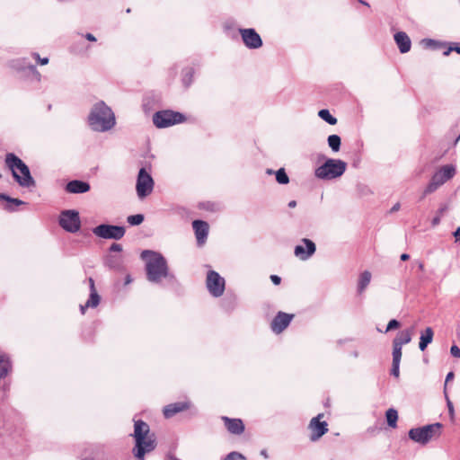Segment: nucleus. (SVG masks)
<instances>
[{
    "instance_id": "1",
    "label": "nucleus",
    "mask_w": 460,
    "mask_h": 460,
    "mask_svg": "<svg viewBox=\"0 0 460 460\" xmlns=\"http://www.w3.org/2000/svg\"><path fill=\"white\" fill-rule=\"evenodd\" d=\"M141 258L146 261V279L152 283H159L162 279H173L174 276L169 272L165 258L159 252L145 250Z\"/></svg>"
},
{
    "instance_id": "2",
    "label": "nucleus",
    "mask_w": 460,
    "mask_h": 460,
    "mask_svg": "<svg viewBox=\"0 0 460 460\" xmlns=\"http://www.w3.org/2000/svg\"><path fill=\"white\" fill-rule=\"evenodd\" d=\"M150 431L149 425L141 420H135L133 437L136 440L133 448V454L137 460H144L146 453L153 451L156 447V442L154 435L148 436Z\"/></svg>"
},
{
    "instance_id": "3",
    "label": "nucleus",
    "mask_w": 460,
    "mask_h": 460,
    "mask_svg": "<svg viewBox=\"0 0 460 460\" xmlns=\"http://www.w3.org/2000/svg\"><path fill=\"white\" fill-rule=\"evenodd\" d=\"M88 123L94 131L104 132L115 125V116L110 107L103 102L93 105L88 116Z\"/></svg>"
},
{
    "instance_id": "4",
    "label": "nucleus",
    "mask_w": 460,
    "mask_h": 460,
    "mask_svg": "<svg viewBox=\"0 0 460 460\" xmlns=\"http://www.w3.org/2000/svg\"><path fill=\"white\" fill-rule=\"evenodd\" d=\"M6 167L12 172L15 181L23 188L36 186V181L31 174L28 165L15 154L7 153L4 157Z\"/></svg>"
},
{
    "instance_id": "5",
    "label": "nucleus",
    "mask_w": 460,
    "mask_h": 460,
    "mask_svg": "<svg viewBox=\"0 0 460 460\" xmlns=\"http://www.w3.org/2000/svg\"><path fill=\"white\" fill-rule=\"evenodd\" d=\"M443 424L436 422L409 430V438L421 445L428 444L432 439L438 438L442 434Z\"/></svg>"
},
{
    "instance_id": "6",
    "label": "nucleus",
    "mask_w": 460,
    "mask_h": 460,
    "mask_svg": "<svg viewBox=\"0 0 460 460\" xmlns=\"http://www.w3.org/2000/svg\"><path fill=\"white\" fill-rule=\"evenodd\" d=\"M347 168V164L340 159L328 158L323 164L315 169L314 174L322 180H332L341 176Z\"/></svg>"
},
{
    "instance_id": "7",
    "label": "nucleus",
    "mask_w": 460,
    "mask_h": 460,
    "mask_svg": "<svg viewBox=\"0 0 460 460\" xmlns=\"http://www.w3.org/2000/svg\"><path fill=\"white\" fill-rule=\"evenodd\" d=\"M456 174V168L452 164L442 166L431 177L429 183L423 191V197L435 192L446 181L452 179Z\"/></svg>"
},
{
    "instance_id": "8",
    "label": "nucleus",
    "mask_w": 460,
    "mask_h": 460,
    "mask_svg": "<svg viewBox=\"0 0 460 460\" xmlns=\"http://www.w3.org/2000/svg\"><path fill=\"white\" fill-rule=\"evenodd\" d=\"M184 114L172 110L159 111L153 115V123L158 128H164L175 124L184 122Z\"/></svg>"
},
{
    "instance_id": "9",
    "label": "nucleus",
    "mask_w": 460,
    "mask_h": 460,
    "mask_svg": "<svg viewBox=\"0 0 460 460\" xmlns=\"http://www.w3.org/2000/svg\"><path fill=\"white\" fill-rule=\"evenodd\" d=\"M59 226L68 233H76L81 227L79 212L74 209L63 210L58 218Z\"/></svg>"
},
{
    "instance_id": "10",
    "label": "nucleus",
    "mask_w": 460,
    "mask_h": 460,
    "mask_svg": "<svg viewBox=\"0 0 460 460\" xmlns=\"http://www.w3.org/2000/svg\"><path fill=\"white\" fill-rule=\"evenodd\" d=\"M94 235L102 239L120 240L126 233L124 226L101 224L93 228Z\"/></svg>"
},
{
    "instance_id": "11",
    "label": "nucleus",
    "mask_w": 460,
    "mask_h": 460,
    "mask_svg": "<svg viewBox=\"0 0 460 460\" xmlns=\"http://www.w3.org/2000/svg\"><path fill=\"white\" fill-rule=\"evenodd\" d=\"M137 193L142 199L149 195L154 189V180L146 168H141L137 179Z\"/></svg>"
},
{
    "instance_id": "12",
    "label": "nucleus",
    "mask_w": 460,
    "mask_h": 460,
    "mask_svg": "<svg viewBox=\"0 0 460 460\" xmlns=\"http://www.w3.org/2000/svg\"><path fill=\"white\" fill-rule=\"evenodd\" d=\"M207 288L212 296L218 297L224 293L225 279L217 272L209 270L207 276Z\"/></svg>"
},
{
    "instance_id": "13",
    "label": "nucleus",
    "mask_w": 460,
    "mask_h": 460,
    "mask_svg": "<svg viewBox=\"0 0 460 460\" xmlns=\"http://www.w3.org/2000/svg\"><path fill=\"white\" fill-rule=\"evenodd\" d=\"M323 414H318L314 417L308 425V429L311 430L310 440L313 442L317 441L328 431V424L326 421H320Z\"/></svg>"
},
{
    "instance_id": "14",
    "label": "nucleus",
    "mask_w": 460,
    "mask_h": 460,
    "mask_svg": "<svg viewBox=\"0 0 460 460\" xmlns=\"http://www.w3.org/2000/svg\"><path fill=\"white\" fill-rule=\"evenodd\" d=\"M243 44L251 49H256L262 46V40L254 29H239Z\"/></svg>"
},
{
    "instance_id": "15",
    "label": "nucleus",
    "mask_w": 460,
    "mask_h": 460,
    "mask_svg": "<svg viewBox=\"0 0 460 460\" xmlns=\"http://www.w3.org/2000/svg\"><path fill=\"white\" fill-rule=\"evenodd\" d=\"M292 318L293 314L279 312L270 324L272 332L277 334L282 332L289 325Z\"/></svg>"
},
{
    "instance_id": "16",
    "label": "nucleus",
    "mask_w": 460,
    "mask_h": 460,
    "mask_svg": "<svg viewBox=\"0 0 460 460\" xmlns=\"http://www.w3.org/2000/svg\"><path fill=\"white\" fill-rule=\"evenodd\" d=\"M302 243L305 245L306 250L303 245H296L295 247V255L299 257L301 260H308L316 251L314 243L307 238L302 239Z\"/></svg>"
},
{
    "instance_id": "17",
    "label": "nucleus",
    "mask_w": 460,
    "mask_h": 460,
    "mask_svg": "<svg viewBox=\"0 0 460 460\" xmlns=\"http://www.w3.org/2000/svg\"><path fill=\"white\" fill-rule=\"evenodd\" d=\"M192 227L195 232L197 243L199 245L203 244L208 237L209 226L206 221L194 220L192 222Z\"/></svg>"
},
{
    "instance_id": "18",
    "label": "nucleus",
    "mask_w": 460,
    "mask_h": 460,
    "mask_svg": "<svg viewBox=\"0 0 460 460\" xmlns=\"http://www.w3.org/2000/svg\"><path fill=\"white\" fill-rule=\"evenodd\" d=\"M226 429L234 435H241L244 431V424L241 419H231L226 416L222 417Z\"/></svg>"
},
{
    "instance_id": "19",
    "label": "nucleus",
    "mask_w": 460,
    "mask_h": 460,
    "mask_svg": "<svg viewBox=\"0 0 460 460\" xmlns=\"http://www.w3.org/2000/svg\"><path fill=\"white\" fill-rule=\"evenodd\" d=\"M189 408H190V402H177L166 405L163 410V413L166 419H170V418L173 417L175 414L181 412L185 410H188Z\"/></svg>"
},
{
    "instance_id": "20",
    "label": "nucleus",
    "mask_w": 460,
    "mask_h": 460,
    "mask_svg": "<svg viewBox=\"0 0 460 460\" xmlns=\"http://www.w3.org/2000/svg\"><path fill=\"white\" fill-rule=\"evenodd\" d=\"M90 184L80 180H73L66 183V190L68 193H85L90 190Z\"/></svg>"
},
{
    "instance_id": "21",
    "label": "nucleus",
    "mask_w": 460,
    "mask_h": 460,
    "mask_svg": "<svg viewBox=\"0 0 460 460\" xmlns=\"http://www.w3.org/2000/svg\"><path fill=\"white\" fill-rule=\"evenodd\" d=\"M394 38L401 53L404 54L410 51L411 41L404 31L396 32Z\"/></svg>"
},
{
    "instance_id": "22",
    "label": "nucleus",
    "mask_w": 460,
    "mask_h": 460,
    "mask_svg": "<svg viewBox=\"0 0 460 460\" xmlns=\"http://www.w3.org/2000/svg\"><path fill=\"white\" fill-rule=\"evenodd\" d=\"M434 332L431 327H427L420 334L419 348L421 351H424L428 345L433 341Z\"/></svg>"
},
{
    "instance_id": "23",
    "label": "nucleus",
    "mask_w": 460,
    "mask_h": 460,
    "mask_svg": "<svg viewBox=\"0 0 460 460\" xmlns=\"http://www.w3.org/2000/svg\"><path fill=\"white\" fill-rule=\"evenodd\" d=\"M411 341V331L404 330L400 332L396 338L393 341V345L402 347L404 344H408Z\"/></svg>"
},
{
    "instance_id": "24",
    "label": "nucleus",
    "mask_w": 460,
    "mask_h": 460,
    "mask_svg": "<svg viewBox=\"0 0 460 460\" xmlns=\"http://www.w3.org/2000/svg\"><path fill=\"white\" fill-rule=\"evenodd\" d=\"M0 200H5L8 202V204L5 205L4 209L9 212L15 211V208L12 206L13 204L15 206H20V205L24 204V201H22L19 199L12 198L4 193H0Z\"/></svg>"
},
{
    "instance_id": "25",
    "label": "nucleus",
    "mask_w": 460,
    "mask_h": 460,
    "mask_svg": "<svg viewBox=\"0 0 460 460\" xmlns=\"http://www.w3.org/2000/svg\"><path fill=\"white\" fill-rule=\"evenodd\" d=\"M371 281V273L368 270L363 271L358 278V292L361 294L365 291L367 287L369 285Z\"/></svg>"
},
{
    "instance_id": "26",
    "label": "nucleus",
    "mask_w": 460,
    "mask_h": 460,
    "mask_svg": "<svg viewBox=\"0 0 460 460\" xmlns=\"http://www.w3.org/2000/svg\"><path fill=\"white\" fill-rule=\"evenodd\" d=\"M122 258L117 255H108L105 258V265L111 270H120L122 268Z\"/></svg>"
},
{
    "instance_id": "27",
    "label": "nucleus",
    "mask_w": 460,
    "mask_h": 460,
    "mask_svg": "<svg viewBox=\"0 0 460 460\" xmlns=\"http://www.w3.org/2000/svg\"><path fill=\"white\" fill-rule=\"evenodd\" d=\"M328 145L333 152H338L341 148V139L338 135H330L328 137Z\"/></svg>"
},
{
    "instance_id": "28",
    "label": "nucleus",
    "mask_w": 460,
    "mask_h": 460,
    "mask_svg": "<svg viewBox=\"0 0 460 460\" xmlns=\"http://www.w3.org/2000/svg\"><path fill=\"white\" fill-rule=\"evenodd\" d=\"M385 417H386V421H387L388 426H390L392 428H395L396 424H397V420H398L397 411L394 409H392V408L389 409L385 413Z\"/></svg>"
},
{
    "instance_id": "29",
    "label": "nucleus",
    "mask_w": 460,
    "mask_h": 460,
    "mask_svg": "<svg viewBox=\"0 0 460 460\" xmlns=\"http://www.w3.org/2000/svg\"><path fill=\"white\" fill-rule=\"evenodd\" d=\"M318 116L330 125L337 124V119L333 117L327 109L320 110L318 112Z\"/></svg>"
},
{
    "instance_id": "30",
    "label": "nucleus",
    "mask_w": 460,
    "mask_h": 460,
    "mask_svg": "<svg viewBox=\"0 0 460 460\" xmlns=\"http://www.w3.org/2000/svg\"><path fill=\"white\" fill-rule=\"evenodd\" d=\"M276 181L279 184H288L289 182V177L288 176L284 168L279 169L276 172Z\"/></svg>"
},
{
    "instance_id": "31",
    "label": "nucleus",
    "mask_w": 460,
    "mask_h": 460,
    "mask_svg": "<svg viewBox=\"0 0 460 460\" xmlns=\"http://www.w3.org/2000/svg\"><path fill=\"white\" fill-rule=\"evenodd\" d=\"M100 296L98 295L96 290H93L90 292L89 299L86 302V306H90L92 308L96 307L100 303Z\"/></svg>"
},
{
    "instance_id": "32",
    "label": "nucleus",
    "mask_w": 460,
    "mask_h": 460,
    "mask_svg": "<svg viewBox=\"0 0 460 460\" xmlns=\"http://www.w3.org/2000/svg\"><path fill=\"white\" fill-rule=\"evenodd\" d=\"M193 73L194 71L192 68H187L183 71L182 83L186 87H189L192 83Z\"/></svg>"
},
{
    "instance_id": "33",
    "label": "nucleus",
    "mask_w": 460,
    "mask_h": 460,
    "mask_svg": "<svg viewBox=\"0 0 460 460\" xmlns=\"http://www.w3.org/2000/svg\"><path fill=\"white\" fill-rule=\"evenodd\" d=\"M145 217L142 214L131 215L127 217V222L131 226H138L143 223Z\"/></svg>"
},
{
    "instance_id": "34",
    "label": "nucleus",
    "mask_w": 460,
    "mask_h": 460,
    "mask_svg": "<svg viewBox=\"0 0 460 460\" xmlns=\"http://www.w3.org/2000/svg\"><path fill=\"white\" fill-rule=\"evenodd\" d=\"M402 358V347L393 345V362L400 363Z\"/></svg>"
},
{
    "instance_id": "35",
    "label": "nucleus",
    "mask_w": 460,
    "mask_h": 460,
    "mask_svg": "<svg viewBox=\"0 0 460 460\" xmlns=\"http://www.w3.org/2000/svg\"><path fill=\"white\" fill-rule=\"evenodd\" d=\"M447 207L446 205L442 206L438 208L437 212V216L432 219V226H437L439 224L441 217L447 211Z\"/></svg>"
},
{
    "instance_id": "36",
    "label": "nucleus",
    "mask_w": 460,
    "mask_h": 460,
    "mask_svg": "<svg viewBox=\"0 0 460 460\" xmlns=\"http://www.w3.org/2000/svg\"><path fill=\"white\" fill-rule=\"evenodd\" d=\"M245 459L244 456L239 452L233 451L227 454L223 460H243Z\"/></svg>"
},
{
    "instance_id": "37",
    "label": "nucleus",
    "mask_w": 460,
    "mask_h": 460,
    "mask_svg": "<svg viewBox=\"0 0 460 460\" xmlns=\"http://www.w3.org/2000/svg\"><path fill=\"white\" fill-rule=\"evenodd\" d=\"M391 375L394 377H399L400 376V363L393 362L391 368Z\"/></svg>"
},
{
    "instance_id": "38",
    "label": "nucleus",
    "mask_w": 460,
    "mask_h": 460,
    "mask_svg": "<svg viewBox=\"0 0 460 460\" xmlns=\"http://www.w3.org/2000/svg\"><path fill=\"white\" fill-rule=\"evenodd\" d=\"M424 41L426 42L427 47H429V48H432L435 49L441 48V46H440L441 43L435 40L429 39V40H425Z\"/></svg>"
},
{
    "instance_id": "39",
    "label": "nucleus",
    "mask_w": 460,
    "mask_h": 460,
    "mask_svg": "<svg viewBox=\"0 0 460 460\" xmlns=\"http://www.w3.org/2000/svg\"><path fill=\"white\" fill-rule=\"evenodd\" d=\"M399 326H400V322L397 321L396 319H392L388 323L385 332H389V331H392L394 329H397V328H399Z\"/></svg>"
},
{
    "instance_id": "40",
    "label": "nucleus",
    "mask_w": 460,
    "mask_h": 460,
    "mask_svg": "<svg viewBox=\"0 0 460 460\" xmlns=\"http://www.w3.org/2000/svg\"><path fill=\"white\" fill-rule=\"evenodd\" d=\"M452 51H456V53L460 54V45H456L454 47L447 48L444 52V56H448Z\"/></svg>"
},
{
    "instance_id": "41",
    "label": "nucleus",
    "mask_w": 460,
    "mask_h": 460,
    "mask_svg": "<svg viewBox=\"0 0 460 460\" xmlns=\"http://www.w3.org/2000/svg\"><path fill=\"white\" fill-rule=\"evenodd\" d=\"M447 408H448V413H449L450 419H451L452 421H454V419H455L454 405H453L452 402L450 400H448V399H447Z\"/></svg>"
},
{
    "instance_id": "42",
    "label": "nucleus",
    "mask_w": 460,
    "mask_h": 460,
    "mask_svg": "<svg viewBox=\"0 0 460 460\" xmlns=\"http://www.w3.org/2000/svg\"><path fill=\"white\" fill-rule=\"evenodd\" d=\"M450 353L454 358H460V349L456 345H452L450 348Z\"/></svg>"
},
{
    "instance_id": "43",
    "label": "nucleus",
    "mask_w": 460,
    "mask_h": 460,
    "mask_svg": "<svg viewBox=\"0 0 460 460\" xmlns=\"http://www.w3.org/2000/svg\"><path fill=\"white\" fill-rule=\"evenodd\" d=\"M109 251H110V252H121V251H122V246H121V244H119V243H113L110 246Z\"/></svg>"
},
{
    "instance_id": "44",
    "label": "nucleus",
    "mask_w": 460,
    "mask_h": 460,
    "mask_svg": "<svg viewBox=\"0 0 460 460\" xmlns=\"http://www.w3.org/2000/svg\"><path fill=\"white\" fill-rule=\"evenodd\" d=\"M270 279L274 285H279L281 282V278L278 275H271Z\"/></svg>"
},
{
    "instance_id": "45",
    "label": "nucleus",
    "mask_w": 460,
    "mask_h": 460,
    "mask_svg": "<svg viewBox=\"0 0 460 460\" xmlns=\"http://www.w3.org/2000/svg\"><path fill=\"white\" fill-rule=\"evenodd\" d=\"M88 281H89L90 292H93V290H96L93 279L89 278Z\"/></svg>"
},
{
    "instance_id": "46",
    "label": "nucleus",
    "mask_w": 460,
    "mask_h": 460,
    "mask_svg": "<svg viewBox=\"0 0 460 460\" xmlns=\"http://www.w3.org/2000/svg\"><path fill=\"white\" fill-rule=\"evenodd\" d=\"M455 375L453 372H449L447 373V376H446V384H445V387L447 386V384L451 381L453 378H454Z\"/></svg>"
},
{
    "instance_id": "47",
    "label": "nucleus",
    "mask_w": 460,
    "mask_h": 460,
    "mask_svg": "<svg viewBox=\"0 0 460 460\" xmlns=\"http://www.w3.org/2000/svg\"><path fill=\"white\" fill-rule=\"evenodd\" d=\"M454 236L456 238V242H460V226L454 232Z\"/></svg>"
},
{
    "instance_id": "48",
    "label": "nucleus",
    "mask_w": 460,
    "mask_h": 460,
    "mask_svg": "<svg viewBox=\"0 0 460 460\" xmlns=\"http://www.w3.org/2000/svg\"><path fill=\"white\" fill-rule=\"evenodd\" d=\"M400 207H401V205H400V203H399V202L395 203V204L391 208V209H390V213H394V212L398 211V210L400 209Z\"/></svg>"
},
{
    "instance_id": "49",
    "label": "nucleus",
    "mask_w": 460,
    "mask_h": 460,
    "mask_svg": "<svg viewBox=\"0 0 460 460\" xmlns=\"http://www.w3.org/2000/svg\"><path fill=\"white\" fill-rule=\"evenodd\" d=\"M85 38L90 41H96V38L92 33H86Z\"/></svg>"
},
{
    "instance_id": "50",
    "label": "nucleus",
    "mask_w": 460,
    "mask_h": 460,
    "mask_svg": "<svg viewBox=\"0 0 460 460\" xmlns=\"http://www.w3.org/2000/svg\"><path fill=\"white\" fill-rule=\"evenodd\" d=\"M38 61L40 62V65H47L49 63V58H40L38 59Z\"/></svg>"
},
{
    "instance_id": "51",
    "label": "nucleus",
    "mask_w": 460,
    "mask_h": 460,
    "mask_svg": "<svg viewBox=\"0 0 460 460\" xmlns=\"http://www.w3.org/2000/svg\"><path fill=\"white\" fill-rule=\"evenodd\" d=\"M409 259H410V255H409V254H407V253H402V254L401 255V260H402V261H407V260H409Z\"/></svg>"
},
{
    "instance_id": "52",
    "label": "nucleus",
    "mask_w": 460,
    "mask_h": 460,
    "mask_svg": "<svg viewBox=\"0 0 460 460\" xmlns=\"http://www.w3.org/2000/svg\"><path fill=\"white\" fill-rule=\"evenodd\" d=\"M289 208H293L296 206V200H291L288 202V205Z\"/></svg>"
},
{
    "instance_id": "53",
    "label": "nucleus",
    "mask_w": 460,
    "mask_h": 460,
    "mask_svg": "<svg viewBox=\"0 0 460 460\" xmlns=\"http://www.w3.org/2000/svg\"><path fill=\"white\" fill-rule=\"evenodd\" d=\"M90 306H86V304L84 305H80V311L84 314L85 313L86 308H89Z\"/></svg>"
},
{
    "instance_id": "54",
    "label": "nucleus",
    "mask_w": 460,
    "mask_h": 460,
    "mask_svg": "<svg viewBox=\"0 0 460 460\" xmlns=\"http://www.w3.org/2000/svg\"><path fill=\"white\" fill-rule=\"evenodd\" d=\"M261 455L264 457V458H268L269 456H268V453H267V450L266 449H262L261 451Z\"/></svg>"
},
{
    "instance_id": "55",
    "label": "nucleus",
    "mask_w": 460,
    "mask_h": 460,
    "mask_svg": "<svg viewBox=\"0 0 460 460\" xmlns=\"http://www.w3.org/2000/svg\"><path fill=\"white\" fill-rule=\"evenodd\" d=\"M418 267H419V269H420V270H423V269H424V264H423V262L420 261V262L418 263Z\"/></svg>"
},
{
    "instance_id": "56",
    "label": "nucleus",
    "mask_w": 460,
    "mask_h": 460,
    "mask_svg": "<svg viewBox=\"0 0 460 460\" xmlns=\"http://www.w3.org/2000/svg\"><path fill=\"white\" fill-rule=\"evenodd\" d=\"M30 68L33 71V72H36L39 75L40 74L38 73L37 69H36V66H30Z\"/></svg>"
},
{
    "instance_id": "57",
    "label": "nucleus",
    "mask_w": 460,
    "mask_h": 460,
    "mask_svg": "<svg viewBox=\"0 0 460 460\" xmlns=\"http://www.w3.org/2000/svg\"><path fill=\"white\" fill-rule=\"evenodd\" d=\"M360 4H364V5H367V6H369V4L365 2L364 0H358Z\"/></svg>"
},
{
    "instance_id": "58",
    "label": "nucleus",
    "mask_w": 460,
    "mask_h": 460,
    "mask_svg": "<svg viewBox=\"0 0 460 460\" xmlns=\"http://www.w3.org/2000/svg\"><path fill=\"white\" fill-rule=\"evenodd\" d=\"M33 58H36L37 60L40 58V55L38 53H33L32 54Z\"/></svg>"
},
{
    "instance_id": "59",
    "label": "nucleus",
    "mask_w": 460,
    "mask_h": 460,
    "mask_svg": "<svg viewBox=\"0 0 460 460\" xmlns=\"http://www.w3.org/2000/svg\"><path fill=\"white\" fill-rule=\"evenodd\" d=\"M211 206H213V205H212V204H210V203H208V206H206V207H204V208H207V209H212V208H211Z\"/></svg>"
},
{
    "instance_id": "60",
    "label": "nucleus",
    "mask_w": 460,
    "mask_h": 460,
    "mask_svg": "<svg viewBox=\"0 0 460 460\" xmlns=\"http://www.w3.org/2000/svg\"><path fill=\"white\" fill-rule=\"evenodd\" d=\"M267 173H268V174H271V173H273V170H271V169H268V170H267Z\"/></svg>"
},
{
    "instance_id": "61",
    "label": "nucleus",
    "mask_w": 460,
    "mask_h": 460,
    "mask_svg": "<svg viewBox=\"0 0 460 460\" xmlns=\"http://www.w3.org/2000/svg\"><path fill=\"white\" fill-rule=\"evenodd\" d=\"M83 460H86V459H83Z\"/></svg>"
}]
</instances>
